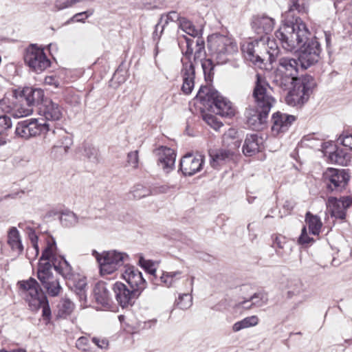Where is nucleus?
<instances>
[{
  "label": "nucleus",
  "mask_w": 352,
  "mask_h": 352,
  "mask_svg": "<svg viewBox=\"0 0 352 352\" xmlns=\"http://www.w3.org/2000/svg\"><path fill=\"white\" fill-rule=\"evenodd\" d=\"M258 323V318L256 316L246 317L243 320L235 322L232 325V331L238 332L242 329L254 327Z\"/></svg>",
  "instance_id": "obj_39"
},
{
  "label": "nucleus",
  "mask_w": 352,
  "mask_h": 352,
  "mask_svg": "<svg viewBox=\"0 0 352 352\" xmlns=\"http://www.w3.org/2000/svg\"><path fill=\"white\" fill-rule=\"evenodd\" d=\"M185 43H183L182 41H179V45L180 46L183 54L185 56L182 58V61L184 62L191 61V56L193 54V44L195 43L194 40L184 36Z\"/></svg>",
  "instance_id": "obj_40"
},
{
  "label": "nucleus",
  "mask_w": 352,
  "mask_h": 352,
  "mask_svg": "<svg viewBox=\"0 0 352 352\" xmlns=\"http://www.w3.org/2000/svg\"><path fill=\"white\" fill-rule=\"evenodd\" d=\"M22 295L28 302L30 309L36 312L42 308V316L47 319L51 316V309L46 293L42 287H21Z\"/></svg>",
  "instance_id": "obj_7"
},
{
  "label": "nucleus",
  "mask_w": 352,
  "mask_h": 352,
  "mask_svg": "<svg viewBox=\"0 0 352 352\" xmlns=\"http://www.w3.org/2000/svg\"><path fill=\"white\" fill-rule=\"evenodd\" d=\"M183 79L182 90L184 94L188 95L190 94L195 86V67L192 61L184 62L181 72Z\"/></svg>",
  "instance_id": "obj_20"
},
{
  "label": "nucleus",
  "mask_w": 352,
  "mask_h": 352,
  "mask_svg": "<svg viewBox=\"0 0 352 352\" xmlns=\"http://www.w3.org/2000/svg\"><path fill=\"white\" fill-rule=\"evenodd\" d=\"M56 244L54 242L48 243L43 252L38 267V278L44 286H60V283L52 276V265L55 256Z\"/></svg>",
  "instance_id": "obj_8"
},
{
  "label": "nucleus",
  "mask_w": 352,
  "mask_h": 352,
  "mask_svg": "<svg viewBox=\"0 0 352 352\" xmlns=\"http://www.w3.org/2000/svg\"><path fill=\"white\" fill-rule=\"evenodd\" d=\"M92 255L96 258L99 265L100 273L102 276L113 274L125 262L129 261L128 254L116 250L103 251L101 253L93 250Z\"/></svg>",
  "instance_id": "obj_5"
},
{
  "label": "nucleus",
  "mask_w": 352,
  "mask_h": 352,
  "mask_svg": "<svg viewBox=\"0 0 352 352\" xmlns=\"http://www.w3.org/2000/svg\"><path fill=\"white\" fill-rule=\"evenodd\" d=\"M300 11V6L294 1L284 14L283 23L275 32V36L287 51H296L300 48L298 61L302 69H307L319 60L320 45L316 39L309 40L311 35L306 24L294 11Z\"/></svg>",
  "instance_id": "obj_1"
},
{
  "label": "nucleus",
  "mask_w": 352,
  "mask_h": 352,
  "mask_svg": "<svg viewBox=\"0 0 352 352\" xmlns=\"http://www.w3.org/2000/svg\"><path fill=\"white\" fill-rule=\"evenodd\" d=\"M237 131L234 129H229L223 136V142L228 146H233V142L236 140L240 141L236 138Z\"/></svg>",
  "instance_id": "obj_45"
},
{
  "label": "nucleus",
  "mask_w": 352,
  "mask_h": 352,
  "mask_svg": "<svg viewBox=\"0 0 352 352\" xmlns=\"http://www.w3.org/2000/svg\"><path fill=\"white\" fill-rule=\"evenodd\" d=\"M338 140L343 146L352 150V133H343Z\"/></svg>",
  "instance_id": "obj_53"
},
{
  "label": "nucleus",
  "mask_w": 352,
  "mask_h": 352,
  "mask_svg": "<svg viewBox=\"0 0 352 352\" xmlns=\"http://www.w3.org/2000/svg\"><path fill=\"white\" fill-rule=\"evenodd\" d=\"M8 244L12 251L21 254L23 250L21 238L16 227H11L8 231Z\"/></svg>",
  "instance_id": "obj_31"
},
{
  "label": "nucleus",
  "mask_w": 352,
  "mask_h": 352,
  "mask_svg": "<svg viewBox=\"0 0 352 352\" xmlns=\"http://www.w3.org/2000/svg\"><path fill=\"white\" fill-rule=\"evenodd\" d=\"M286 244V239L284 236H276L274 241V246L279 249H283Z\"/></svg>",
  "instance_id": "obj_59"
},
{
  "label": "nucleus",
  "mask_w": 352,
  "mask_h": 352,
  "mask_svg": "<svg viewBox=\"0 0 352 352\" xmlns=\"http://www.w3.org/2000/svg\"><path fill=\"white\" fill-rule=\"evenodd\" d=\"M299 78L276 71L272 76V84L280 90L287 91L290 90L295 85L296 80Z\"/></svg>",
  "instance_id": "obj_23"
},
{
  "label": "nucleus",
  "mask_w": 352,
  "mask_h": 352,
  "mask_svg": "<svg viewBox=\"0 0 352 352\" xmlns=\"http://www.w3.org/2000/svg\"><path fill=\"white\" fill-rule=\"evenodd\" d=\"M93 14V12H82L74 14L72 19L73 21L83 22L86 19Z\"/></svg>",
  "instance_id": "obj_56"
},
{
  "label": "nucleus",
  "mask_w": 352,
  "mask_h": 352,
  "mask_svg": "<svg viewBox=\"0 0 352 352\" xmlns=\"http://www.w3.org/2000/svg\"><path fill=\"white\" fill-rule=\"evenodd\" d=\"M40 115L43 116L46 121L56 122L62 118L63 109L59 104L46 99L40 107Z\"/></svg>",
  "instance_id": "obj_17"
},
{
  "label": "nucleus",
  "mask_w": 352,
  "mask_h": 352,
  "mask_svg": "<svg viewBox=\"0 0 352 352\" xmlns=\"http://www.w3.org/2000/svg\"><path fill=\"white\" fill-rule=\"evenodd\" d=\"M85 155L93 162H96L98 160V150L93 146H89L85 148Z\"/></svg>",
  "instance_id": "obj_50"
},
{
  "label": "nucleus",
  "mask_w": 352,
  "mask_h": 352,
  "mask_svg": "<svg viewBox=\"0 0 352 352\" xmlns=\"http://www.w3.org/2000/svg\"><path fill=\"white\" fill-rule=\"evenodd\" d=\"M305 221L308 226L309 232L314 235H318L322 226L320 219L318 216L313 215L308 212L306 214Z\"/></svg>",
  "instance_id": "obj_38"
},
{
  "label": "nucleus",
  "mask_w": 352,
  "mask_h": 352,
  "mask_svg": "<svg viewBox=\"0 0 352 352\" xmlns=\"http://www.w3.org/2000/svg\"><path fill=\"white\" fill-rule=\"evenodd\" d=\"M176 153L175 151L167 147H162L159 151V165L166 172L175 166Z\"/></svg>",
  "instance_id": "obj_25"
},
{
  "label": "nucleus",
  "mask_w": 352,
  "mask_h": 352,
  "mask_svg": "<svg viewBox=\"0 0 352 352\" xmlns=\"http://www.w3.org/2000/svg\"><path fill=\"white\" fill-rule=\"evenodd\" d=\"M195 100L203 104L205 109L222 117H232L235 114L236 109L233 104L210 86L201 87Z\"/></svg>",
  "instance_id": "obj_3"
},
{
  "label": "nucleus",
  "mask_w": 352,
  "mask_h": 352,
  "mask_svg": "<svg viewBox=\"0 0 352 352\" xmlns=\"http://www.w3.org/2000/svg\"><path fill=\"white\" fill-rule=\"evenodd\" d=\"M44 289L50 296H56L60 294L62 287H44Z\"/></svg>",
  "instance_id": "obj_62"
},
{
  "label": "nucleus",
  "mask_w": 352,
  "mask_h": 352,
  "mask_svg": "<svg viewBox=\"0 0 352 352\" xmlns=\"http://www.w3.org/2000/svg\"><path fill=\"white\" fill-rule=\"evenodd\" d=\"M55 6L58 10H63L72 7V4L69 0H56L55 2Z\"/></svg>",
  "instance_id": "obj_58"
},
{
  "label": "nucleus",
  "mask_w": 352,
  "mask_h": 352,
  "mask_svg": "<svg viewBox=\"0 0 352 352\" xmlns=\"http://www.w3.org/2000/svg\"><path fill=\"white\" fill-rule=\"evenodd\" d=\"M25 63L36 73H41L50 67L51 62L43 49L31 45L27 48L24 54Z\"/></svg>",
  "instance_id": "obj_11"
},
{
  "label": "nucleus",
  "mask_w": 352,
  "mask_h": 352,
  "mask_svg": "<svg viewBox=\"0 0 352 352\" xmlns=\"http://www.w3.org/2000/svg\"><path fill=\"white\" fill-rule=\"evenodd\" d=\"M35 284H37V282L36 281V280L33 279V278H30L28 280H23V281H19L18 283V286H28V287H30V286H35Z\"/></svg>",
  "instance_id": "obj_64"
},
{
  "label": "nucleus",
  "mask_w": 352,
  "mask_h": 352,
  "mask_svg": "<svg viewBox=\"0 0 352 352\" xmlns=\"http://www.w3.org/2000/svg\"><path fill=\"white\" fill-rule=\"evenodd\" d=\"M34 223L31 221L21 222L19 223V227L23 230L28 236V238L32 243V250L34 251L35 256H37L39 252L38 245V236L35 232Z\"/></svg>",
  "instance_id": "obj_32"
},
{
  "label": "nucleus",
  "mask_w": 352,
  "mask_h": 352,
  "mask_svg": "<svg viewBox=\"0 0 352 352\" xmlns=\"http://www.w3.org/2000/svg\"><path fill=\"white\" fill-rule=\"evenodd\" d=\"M256 80L253 90L252 96L254 99L256 108L264 109V112L270 111L275 102V99L271 95L272 88L265 78L257 74Z\"/></svg>",
  "instance_id": "obj_9"
},
{
  "label": "nucleus",
  "mask_w": 352,
  "mask_h": 352,
  "mask_svg": "<svg viewBox=\"0 0 352 352\" xmlns=\"http://www.w3.org/2000/svg\"><path fill=\"white\" fill-rule=\"evenodd\" d=\"M327 188L331 191L340 192L346 186L350 176L344 169L329 168L323 174Z\"/></svg>",
  "instance_id": "obj_12"
},
{
  "label": "nucleus",
  "mask_w": 352,
  "mask_h": 352,
  "mask_svg": "<svg viewBox=\"0 0 352 352\" xmlns=\"http://www.w3.org/2000/svg\"><path fill=\"white\" fill-rule=\"evenodd\" d=\"M60 220L61 223L66 227L74 226L78 223V217L71 211L62 213Z\"/></svg>",
  "instance_id": "obj_43"
},
{
  "label": "nucleus",
  "mask_w": 352,
  "mask_h": 352,
  "mask_svg": "<svg viewBox=\"0 0 352 352\" xmlns=\"http://www.w3.org/2000/svg\"><path fill=\"white\" fill-rule=\"evenodd\" d=\"M116 298L122 307L131 305L133 301L138 297L142 289L141 287H112Z\"/></svg>",
  "instance_id": "obj_15"
},
{
  "label": "nucleus",
  "mask_w": 352,
  "mask_h": 352,
  "mask_svg": "<svg viewBox=\"0 0 352 352\" xmlns=\"http://www.w3.org/2000/svg\"><path fill=\"white\" fill-rule=\"evenodd\" d=\"M74 304L68 299L62 300L58 305V316L65 318L73 311Z\"/></svg>",
  "instance_id": "obj_41"
},
{
  "label": "nucleus",
  "mask_w": 352,
  "mask_h": 352,
  "mask_svg": "<svg viewBox=\"0 0 352 352\" xmlns=\"http://www.w3.org/2000/svg\"><path fill=\"white\" fill-rule=\"evenodd\" d=\"M182 17L179 16V14L175 11H171L167 14L162 15L160 19L159 23L155 25V30L153 32V38H159L164 28L169 23V22L175 23L179 21Z\"/></svg>",
  "instance_id": "obj_30"
},
{
  "label": "nucleus",
  "mask_w": 352,
  "mask_h": 352,
  "mask_svg": "<svg viewBox=\"0 0 352 352\" xmlns=\"http://www.w3.org/2000/svg\"><path fill=\"white\" fill-rule=\"evenodd\" d=\"M184 277V276L183 272L179 270L174 272H162V275L159 278L160 280V283L168 285L177 284Z\"/></svg>",
  "instance_id": "obj_36"
},
{
  "label": "nucleus",
  "mask_w": 352,
  "mask_h": 352,
  "mask_svg": "<svg viewBox=\"0 0 352 352\" xmlns=\"http://www.w3.org/2000/svg\"><path fill=\"white\" fill-rule=\"evenodd\" d=\"M122 276L129 286H140L146 282L142 273L133 266H125V270Z\"/></svg>",
  "instance_id": "obj_29"
},
{
  "label": "nucleus",
  "mask_w": 352,
  "mask_h": 352,
  "mask_svg": "<svg viewBox=\"0 0 352 352\" xmlns=\"http://www.w3.org/2000/svg\"><path fill=\"white\" fill-rule=\"evenodd\" d=\"M241 143L236 140L233 142V146H228V148H222L216 151H210L209 155L211 159V165L215 167L217 164L230 160L234 155L236 151L240 146Z\"/></svg>",
  "instance_id": "obj_21"
},
{
  "label": "nucleus",
  "mask_w": 352,
  "mask_h": 352,
  "mask_svg": "<svg viewBox=\"0 0 352 352\" xmlns=\"http://www.w3.org/2000/svg\"><path fill=\"white\" fill-rule=\"evenodd\" d=\"M298 59L296 60L288 56H284L280 57L278 59V67L276 71L283 72L295 78H298L297 76L298 73Z\"/></svg>",
  "instance_id": "obj_26"
},
{
  "label": "nucleus",
  "mask_w": 352,
  "mask_h": 352,
  "mask_svg": "<svg viewBox=\"0 0 352 352\" xmlns=\"http://www.w3.org/2000/svg\"><path fill=\"white\" fill-rule=\"evenodd\" d=\"M245 58L254 65L263 69H267L266 63L270 65L275 62L280 50L274 40H270L268 36H261L260 39L248 43L242 47Z\"/></svg>",
  "instance_id": "obj_2"
},
{
  "label": "nucleus",
  "mask_w": 352,
  "mask_h": 352,
  "mask_svg": "<svg viewBox=\"0 0 352 352\" xmlns=\"http://www.w3.org/2000/svg\"><path fill=\"white\" fill-rule=\"evenodd\" d=\"M204 41L202 38H198L196 41V50L194 54V60L201 59L205 56Z\"/></svg>",
  "instance_id": "obj_48"
},
{
  "label": "nucleus",
  "mask_w": 352,
  "mask_h": 352,
  "mask_svg": "<svg viewBox=\"0 0 352 352\" xmlns=\"http://www.w3.org/2000/svg\"><path fill=\"white\" fill-rule=\"evenodd\" d=\"M132 193L135 199H141L149 195L150 190L142 185H137L133 188Z\"/></svg>",
  "instance_id": "obj_49"
},
{
  "label": "nucleus",
  "mask_w": 352,
  "mask_h": 352,
  "mask_svg": "<svg viewBox=\"0 0 352 352\" xmlns=\"http://www.w3.org/2000/svg\"><path fill=\"white\" fill-rule=\"evenodd\" d=\"M208 45L211 57L217 64L226 63L238 52L236 41L232 38L221 34L210 36Z\"/></svg>",
  "instance_id": "obj_4"
},
{
  "label": "nucleus",
  "mask_w": 352,
  "mask_h": 352,
  "mask_svg": "<svg viewBox=\"0 0 352 352\" xmlns=\"http://www.w3.org/2000/svg\"><path fill=\"white\" fill-rule=\"evenodd\" d=\"M45 83L47 85H54L56 87H58V81L53 76H47L45 78Z\"/></svg>",
  "instance_id": "obj_63"
},
{
  "label": "nucleus",
  "mask_w": 352,
  "mask_h": 352,
  "mask_svg": "<svg viewBox=\"0 0 352 352\" xmlns=\"http://www.w3.org/2000/svg\"><path fill=\"white\" fill-rule=\"evenodd\" d=\"M296 118L292 115L278 111L272 115V131L274 135H277L288 130L292 124L295 121Z\"/></svg>",
  "instance_id": "obj_18"
},
{
  "label": "nucleus",
  "mask_w": 352,
  "mask_h": 352,
  "mask_svg": "<svg viewBox=\"0 0 352 352\" xmlns=\"http://www.w3.org/2000/svg\"><path fill=\"white\" fill-rule=\"evenodd\" d=\"M33 106L43 101L44 93L41 89L25 87L19 93Z\"/></svg>",
  "instance_id": "obj_33"
},
{
  "label": "nucleus",
  "mask_w": 352,
  "mask_h": 352,
  "mask_svg": "<svg viewBox=\"0 0 352 352\" xmlns=\"http://www.w3.org/2000/svg\"><path fill=\"white\" fill-rule=\"evenodd\" d=\"M12 104V114L16 118L25 117L33 112L32 106L19 93H14Z\"/></svg>",
  "instance_id": "obj_19"
},
{
  "label": "nucleus",
  "mask_w": 352,
  "mask_h": 352,
  "mask_svg": "<svg viewBox=\"0 0 352 352\" xmlns=\"http://www.w3.org/2000/svg\"><path fill=\"white\" fill-rule=\"evenodd\" d=\"M204 120L212 129L218 131L222 126L223 124L218 118L212 114L205 113L203 114Z\"/></svg>",
  "instance_id": "obj_44"
},
{
  "label": "nucleus",
  "mask_w": 352,
  "mask_h": 352,
  "mask_svg": "<svg viewBox=\"0 0 352 352\" xmlns=\"http://www.w3.org/2000/svg\"><path fill=\"white\" fill-rule=\"evenodd\" d=\"M321 147L324 155L327 156L331 163L347 166L351 161L350 155L343 148L334 149L333 145L330 142L321 143Z\"/></svg>",
  "instance_id": "obj_14"
},
{
  "label": "nucleus",
  "mask_w": 352,
  "mask_h": 352,
  "mask_svg": "<svg viewBox=\"0 0 352 352\" xmlns=\"http://www.w3.org/2000/svg\"><path fill=\"white\" fill-rule=\"evenodd\" d=\"M204 163V156L201 154H187L180 161V170L186 176H192L199 172Z\"/></svg>",
  "instance_id": "obj_13"
},
{
  "label": "nucleus",
  "mask_w": 352,
  "mask_h": 352,
  "mask_svg": "<svg viewBox=\"0 0 352 352\" xmlns=\"http://www.w3.org/2000/svg\"><path fill=\"white\" fill-rule=\"evenodd\" d=\"M267 296L265 294L259 292L252 296L250 300L252 305L261 307L267 303Z\"/></svg>",
  "instance_id": "obj_47"
},
{
  "label": "nucleus",
  "mask_w": 352,
  "mask_h": 352,
  "mask_svg": "<svg viewBox=\"0 0 352 352\" xmlns=\"http://www.w3.org/2000/svg\"><path fill=\"white\" fill-rule=\"evenodd\" d=\"M92 342L101 349H106L109 346V341L106 339H100L97 338H93Z\"/></svg>",
  "instance_id": "obj_57"
},
{
  "label": "nucleus",
  "mask_w": 352,
  "mask_h": 352,
  "mask_svg": "<svg viewBox=\"0 0 352 352\" xmlns=\"http://www.w3.org/2000/svg\"><path fill=\"white\" fill-rule=\"evenodd\" d=\"M263 140L256 134L246 136L243 146V153L247 156H252L260 151Z\"/></svg>",
  "instance_id": "obj_27"
},
{
  "label": "nucleus",
  "mask_w": 352,
  "mask_h": 352,
  "mask_svg": "<svg viewBox=\"0 0 352 352\" xmlns=\"http://www.w3.org/2000/svg\"><path fill=\"white\" fill-rule=\"evenodd\" d=\"M275 21L267 16H257L254 17L252 26L254 30L258 34L267 36L274 27Z\"/></svg>",
  "instance_id": "obj_22"
},
{
  "label": "nucleus",
  "mask_w": 352,
  "mask_h": 352,
  "mask_svg": "<svg viewBox=\"0 0 352 352\" xmlns=\"http://www.w3.org/2000/svg\"><path fill=\"white\" fill-rule=\"evenodd\" d=\"M192 289L184 293H179L177 298H176L175 305L182 310H186L192 305Z\"/></svg>",
  "instance_id": "obj_37"
},
{
  "label": "nucleus",
  "mask_w": 352,
  "mask_h": 352,
  "mask_svg": "<svg viewBox=\"0 0 352 352\" xmlns=\"http://www.w3.org/2000/svg\"><path fill=\"white\" fill-rule=\"evenodd\" d=\"M295 85L289 90L285 101L292 107L302 106L309 99L316 82L312 76L305 75L296 80Z\"/></svg>",
  "instance_id": "obj_6"
},
{
  "label": "nucleus",
  "mask_w": 352,
  "mask_h": 352,
  "mask_svg": "<svg viewBox=\"0 0 352 352\" xmlns=\"http://www.w3.org/2000/svg\"><path fill=\"white\" fill-rule=\"evenodd\" d=\"M157 322V320L156 318H153L151 320H148L147 321L143 322L142 328L144 329H149L154 327Z\"/></svg>",
  "instance_id": "obj_61"
},
{
  "label": "nucleus",
  "mask_w": 352,
  "mask_h": 352,
  "mask_svg": "<svg viewBox=\"0 0 352 352\" xmlns=\"http://www.w3.org/2000/svg\"><path fill=\"white\" fill-rule=\"evenodd\" d=\"M139 265L142 267L148 274L151 276V280L156 281L155 284H160L157 283V276L156 274L157 267L159 265L158 261L152 260L145 259L142 255L139 256Z\"/></svg>",
  "instance_id": "obj_34"
},
{
  "label": "nucleus",
  "mask_w": 352,
  "mask_h": 352,
  "mask_svg": "<svg viewBox=\"0 0 352 352\" xmlns=\"http://www.w3.org/2000/svg\"><path fill=\"white\" fill-rule=\"evenodd\" d=\"M94 294L96 301L101 305V309L112 310L111 295L106 287H94Z\"/></svg>",
  "instance_id": "obj_28"
},
{
  "label": "nucleus",
  "mask_w": 352,
  "mask_h": 352,
  "mask_svg": "<svg viewBox=\"0 0 352 352\" xmlns=\"http://www.w3.org/2000/svg\"><path fill=\"white\" fill-rule=\"evenodd\" d=\"M12 126L11 118L6 115L0 116V139H2L6 142L4 138L1 135Z\"/></svg>",
  "instance_id": "obj_46"
},
{
  "label": "nucleus",
  "mask_w": 352,
  "mask_h": 352,
  "mask_svg": "<svg viewBox=\"0 0 352 352\" xmlns=\"http://www.w3.org/2000/svg\"><path fill=\"white\" fill-rule=\"evenodd\" d=\"M138 151H132L128 153L127 162L128 164L133 168H138Z\"/></svg>",
  "instance_id": "obj_51"
},
{
  "label": "nucleus",
  "mask_w": 352,
  "mask_h": 352,
  "mask_svg": "<svg viewBox=\"0 0 352 352\" xmlns=\"http://www.w3.org/2000/svg\"><path fill=\"white\" fill-rule=\"evenodd\" d=\"M76 345L78 349L86 351L89 349V340L85 337H80L76 340Z\"/></svg>",
  "instance_id": "obj_55"
},
{
  "label": "nucleus",
  "mask_w": 352,
  "mask_h": 352,
  "mask_svg": "<svg viewBox=\"0 0 352 352\" xmlns=\"http://www.w3.org/2000/svg\"><path fill=\"white\" fill-rule=\"evenodd\" d=\"M179 28L185 33L196 37L199 35V31L196 29L193 24L186 18H182L179 22Z\"/></svg>",
  "instance_id": "obj_42"
},
{
  "label": "nucleus",
  "mask_w": 352,
  "mask_h": 352,
  "mask_svg": "<svg viewBox=\"0 0 352 352\" xmlns=\"http://www.w3.org/2000/svg\"><path fill=\"white\" fill-rule=\"evenodd\" d=\"M50 131V124L46 121L41 122L37 119L31 118L19 122L16 126L14 134L18 138L28 140Z\"/></svg>",
  "instance_id": "obj_10"
},
{
  "label": "nucleus",
  "mask_w": 352,
  "mask_h": 352,
  "mask_svg": "<svg viewBox=\"0 0 352 352\" xmlns=\"http://www.w3.org/2000/svg\"><path fill=\"white\" fill-rule=\"evenodd\" d=\"M53 266L55 270L65 278H70L72 274V268L68 262L63 257L57 261L56 256L53 261Z\"/></svg>",
  "instance_id": "obj_35"
},
{
  "label": "nucleus",
  "mask_w": 352,
  "mask_h": 352,
  "mask_svg": "<svg viewBox=\"0 0 352 352\" xmlns=\"http://www.w3.org/2000/svg\"><path fill=\"white\" fill-rule=\"evenodd\" d=\"M352 203V199L346 197L338 199L335 197H329L327 206L331 216L336 218L344 219L346 217V210Z\"/></svg>",
  "instance_id": "obj_16"
},
{
  "label": "nucleus",
  "mask_w": 352,
  "mask_h": 352,
  "mask_svg": "<svg viewBox=\"0 0 352 352\" xmlns=\"http://www.w3.org/2000/svg\"><path fill=\"white\" fill-rule=\"evenodd\" d=\"M314 241V240L308 236L306 227H303L301 234L298 238V243L301 245H307Z\"/></svg>",
  "instance_id": "obj_54"
},
{
  "label": "nucleus",
  "mask_w": 352,
  "mask_h": 352,
  "mask_svg": "<svg viewBox=\"0 0 352 352\" xmlns=\"http://www.w3.org/2000/svg\"><path fill=\"white\" fill-rule=\"evenodd\" d=\"M72 144V139L69 136L65 135L63 138V141H62L61 144L60 145H58V146L64 147L65 151H67V150L70 147Z\"/></svg>",
  "instance_id": "obj_60"
},
{
  "label": "nucleus",
  "mask_w": 352,
  "mask_h": 352,
  "mask_svg": "<svg viewBox=\"0 0 352 352\" xmlns=\"http://www.w3.org/2000/svg\"><path fill=\"white\" fill-rule=\"evenodd\" d=\"M269 113L270 111L264 112L263 109H248L246 112L247 122L254 129L259 130L265 123Z\"/></svg>",
  "instance_id": "obj_24"
},
{
  "label": "nucleus",
  "mask_w": 352,
  "mask_h": 352,
  "mask_svg": "<svg viewBox=\"0 0 352 352\" xmlns=\"http://www.w3.org/2000/svg\"><path fill=\"white\" fill-rule=\"evenodd\" d=\"M213 59H205L202 63V68L205 75L210 76L212 74L214 65L213 63Z\"/></svg>",
  "instance_id": "obj_52"
}]
</instances>
